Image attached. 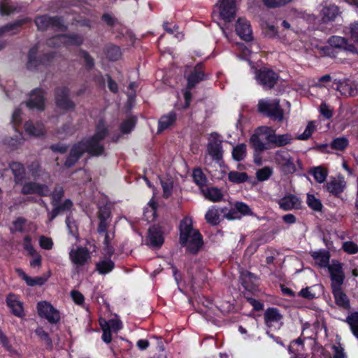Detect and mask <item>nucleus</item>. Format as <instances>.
Here are the masks:
<instances>
[{
  "instance_id": "nucleus-48",
  "label": "nucleus",
  "mask_w": 358,
  "mask_h": 358,
  "mask_svg": "<svg viewBox=\"0 0 358 358\" xmlns=\"http://www.w3.org/2000/svg\"><path fill=\"white\" fill-rule=\"evenodd\" d=\"M348 145V140L345 137L336 138L331 143V147L338 150H343Z\"/></svg>"
},
{
  "instance_id": "nucleus-20",
  "label": "nucleus",
  "mask_w": 358,
  "mask_h": 358,
  "mask_svg": "<svg viewBox=\"0 0 358 358\" xmlns=\"http://www.w3.org/2000/svg\"><path fill=\"white\" fill-rule=\"evenodd\" d=\"M337 89L345 96H354L357 94L356 86L349 79H345L339 82Z\"/></svg>"
},
{
  "instance_id": "nucleus-33",
  "label": "nucleus",
  "mask_w": 358,
  "mask_h": 358,
  "mask_svg": "<svg viewBox=\"0 0 358 358\" xmlns=\"http://www.w3.org/2000/svg\"><path fill=\"white\" fill-rule=\"evenodd\" d=\"M202 192L207 199L214 202L220 201L222 197L221 191L216 187H209L203 189Z\"/></svg>"
},
{
  "instance_id": "nucleus-21",
  "label": "nucleus",
  "mask_w": 358,
  "mask_h": 358,
  "mask_svg": "<svg viewBox=\"0 0 358 358\" xmlns=\"http://www.w3.org/2000/svg\"><path fill=\"white\" fill-rule=\"evenodd\" d=\"M24 130L26 133L32 136L38 137L45 133L43 125L40 122H27L24 124Z\"/></svg>"
},
{
  "instance_id": "nucleus-32",
  "label": "nucleus",
  "mask_w": 358,
  "mask_h": 358,
  "mask_svg": "<svg viewBox=\"0 0 358 358\" xmlns=\"http://www.w3.org/2000/svg\"><path fill=\"white\" fill-rule=\"evenodd\" d=\"M14 175L15 180L17 183L22 182L24 178V169L23 166L18 162H13L10 166Z\"/></svg>"
},
{
  "instance_id": "nucleus-46",
  "label": "nucleus",
  "mask_w": 358,
  "mask_h": 358,
  "mask_svg": "<svg viewBox=\"0 0 358 358\" xmlns=\"http://www.w3.org/2000/svg\"><path fill=\"white\" fill-rule=\"evenodd\" d=\"M136 120L134 117H129L124 120L120 125V131L122 134H129L135 126Z\"/></svg>"
},
{
  "instance_id": "nucleus-59",
  "label": "nucleus",
  "mask_w": 358,
  "mask_h": 358,
  "mask_svg": "<svg viewBox=\"0 0 358 358\" xmlns=\"http://www.w3.org/2000/svg\"><path fill=\"white\" fill-rule=\"evenodd\" d=\"M315 127L313 122H309L304 131L298 136L300 140H306L310 137Z\"/></svg>"
},
{
  "instance_id": "nucleus-1",
  "label": "nucleus",
  "mask_w": 358,
  "mask_h": 358,
  "mask_svg": "<svg viewBox=\"0 0 358 358\" xmlns=\"http://www.w3.org/2000/svg\"><path fill=\"white\" fill-rule=\"evenodd\" d=\"M108 134V131L105 123L102 121L97 124L94 135L90 138L82 141L75 144L71 150L65 166L70 167L73 166L80 158L83 153L87 152L92 156H99L103 153V146L101 141Z\"/></svg>"
},
{
  "instance_id": "nucleus-43",
  "label": "nucleus",
  "mask_w": 358,
  "mask_h": 358,
  "mask_svg": "<svg viewBox=\"0 0 358 358\" xmlns=\"http://www.w3.org/2000/svg\"><path fill=\"white\" fill-rule=\"evenodd\" d=\"M281 318L282 315H264L265 322L269 327H274L275 328H278Z\"/></svg>"
},
{
  "instance_id": "nucleus-58",
  "label": "nucleus",
  "mask_w": 358,
  "mask_h": 358,
  "mask_svg": "<svg viewBox=\"0 0 358 358\" xmlns=\"http://www.w3.org/2000/svg\"><path fill=\"white\" fill-rule=\"evenodd\" d=\"M293 0H263L264 3L268 8H277L284 6Z\"/></svg>"
},
{
  "instance_id": "nucleus-27",
  "label": "nucleus",
  "mask_w": 358,
  "mask_h": 358,
  "mask_svg": "<svg viewBox=\"0 0 358 358\" xmlns=\"http://www.w3.org/2000/svg\"><path fill=\"white\" fill-rule=\"evenodd\" d=\"M144 217L148 222H152L157 217V203L154 199H151L144 209Z\"/></svg>"
},
{
  "instance_id": "nucleus-61",
  "label": "nucleus",
  "mask_w": 358,
  "mask_h": 358,
  "mask_svg": "<svg viewBox=\"0 0 358 358\" xmlns=\"http://www.w3.org/2000/svg\"><path fill=\"white\" fill-rule=\"evenodd\" d=\"M64 190L60 186H57L52 193V204L57 203L63 196Z\"/></svg>"
},
{
  "instance_id": "nucleus-28",
  "label": "nucleus",
  "mask_w": 358,
  "mask_h": 358,
  "mask_svg": "<svg viewBox=\"0 0 358 358\" xmlns=\"http://www.w3.org/2000/svg\"><path fill=\"white\" fill-rule=\"evenodd\" d=\"M329 43L331 46H332L334 48H342V49L350 50V51H352L354 48L353 46L348 45L347 43V41L341 36H331L329 39Z\"/></svg>"
},
{
  "instance_id": "nucleus-24",
  "label": "nucleus",
  "mask_w": 358,
  "mask_h": 358,
  "mask_svg": "<svg viewBox=\"0 0 358 358\" xmlns=\"http://www.w3.org/2000/svg\"><path fill=\"white\" fill-rule=\"evenodd\" d=\"M29 21L30 20L29 18H24L18 20L13 23H10L0 27V36L5 33H10L11 34H14L18 31L20 26Z\"/></svg>"
},
{
  "instance_id": "nucleus-47",
  "label": "nucleus",
  "mask_w": 358,
  "mask_h": 358,
  "mask_svg": "<svg viewBox=\"0 0 358 358\" xmlns=\"http://www.w3.org/2000/svg\"><path fill=\"white\" fill-rule=\"evenodd\" d=\"M335 301L338 306L344 308H348L350 306L349 300L345 294L342 292L341 287L338 288L337 299L335 298Z\"/></svg>"
},
{
  "instance_id": "nucleus-45",
  "label": "nucleus",
  "mask_w": 358,
  "mask_h": 358,
  "mask_svg": "<svg viewBox=\"0 0 358 358\" xmlns=\"http://www.w3.org/2000/svg\"><path fill=\"white\" fill-rule=\"evenodd\" d=\"M347 322L352 334L358 338V315H349L347 317Z\"/></svg>"
},
{
  "instance_id": "nucleus-39",
  "label": "nucleus",
  "mask_w": 358,
  "mask_h": 358,
  "mask_svg": "<svg viewBox=\"0 0 358 358\" xmlns=\"http://www.w3.org/2000/svg\"><path fill=\"white\" fill-rule=\"evenodd\" d=\"M264 138L256 134H252L250 137V143L256 151H263L268 148L267 145L263 142Z\"/></svg>"
},
{
  "instance_id": "nucleus-4",
  "label": "nucleus",
  "mask_w": 358,
  "mask_h": 358,
  "mask_svg": "<svg viewBox=\"0 0 358 358\" xmlns=\"http://www.w3.org/2000/svg\"><path fill=\"white\" fill-rule=\"evenodd\" d=\"M328 268L330 273L332 292L334 298L337 299L338 288L341 287L345 280L342 264L338 262H332V263L328 266Z\"/></svg>"
},
{
  "instance_id": "nucleus-54",
  "label": "nucleus",
  "mask_w": 358,
  "mask_h": 358,
  "mask_svg": "<svg viewBox=\"0 0 358 358\" xmlns=\"http://www.w3.org/2000/svg\"><path fill=\"white\" fill-rule=\"evenodd\" d=\"M193 178L194 182L199 186L206 185V178L201 169H196L193 172Z\"/></svg>"
},
{
  "instance_id": "nucleus-41",
  "label": "nucleus",
  "mask_w": 358,
  "mask_h": 358,
  "mask_svg": "<svg viewBox=\"0 0 358 358\" xmlns=\"http://www.w3.org/2000/svg\"><path fill=\"white\" fill-rule=\"evenodd\" d=\"M229 180L234 183H241L248 180V176L245 173L231 171L228 175Z\"/></svg>"
},
{
  "instance_id": "nucleus-19",
  "label": "nucleus",
  "mask_w": 358,
  "mask_h": 358,
  "mask_svg": "<svg viewBox=\"0 0 358 358\" xmlns=\"http://www.w3.org/2000/svg\"><path fill=\"white\" fill-rule=\"evenodd\" d=\"M280 208L285 210H291L299 208L301 206L300 200L294 195H287L278 201Z\"/></svg>"
},
{
  "instance_id": "nucleus-53",
  "label": "nucleus",
  "mask_w": 358,
  "mask_h": 358,
  "mask_svg": "<svg viewBox=\"0 0 358 358\" xmlns=\"http://www.w3.org/2000/svg\"><path fill=\"white\" fill-rule=\"evenodd\" d=\"M37 48L30 50L28 55V68L32 69L38 66L39 62L36 59Z\"/></svg>"
},
{
  "instance_id": "nucleus-6",
  "label": "nucleus",
  "mask_w": 358,
  "mask_h": 358,
  "mask_svg": "<svg viewBox=\"0 0 358 358\" xmlns=\"http://www.w3.org/2000/svg\"><path fill=\"white\" fill-rule=\"evenodd\" d=\"M83 38L78 35L59 34L48 40V45L50 47H59L62 44L66 46L80 45Z\"/></svg>"
},
{
  "instance_id": "nucleus-22",
  "label": "nucleus",
  "mask_w": 358,
  "mask_h": 358,
  "mask_svg": "<svg viewBox=\"0 0 358 358\" xmlns=\"http://www.w3.org/2000/svg\"><path fill=\"white\" fill-rule=\"evenodd\" d=\"M346 183L343 178L332 179L327 183V189L329 192L338 195L343 192Z\"/></svg>"
},
{
  "instance_id": "nucleus-30",
  "label": "nucleus",
  "mask_w": 358,
  "mask_h": 358,
  "mask_svg": "<svg viewBox=\"0 0 358 358\" xmlns=\"http://www.w3.org/2000/svg\"><path fill=\"white\" fill-rule=\"evenodd\" d=\"M96 268L100 274L105 275L114 268V263L109 259H103L96 263Z\"/></svg>"
},
{
  "instance_id": "nucleus-62",
  "label": "nucleus",
  "mask_w": 358,
  "mask_h": 358,
  "mask_svg": "<svg viewBox=\"0 0 358 358\" xmlns=\"http://www.w3.org/2000/svg\"><path fill=\"white\" fill-rule=\"evenodd\" d=\"M349 32L352 39L358 42V21L355 22L350 25Z\"/></svg>"
},
{
  "instance_id": "nucleus-57",
  "label": "nucleus",
  "mask_w": 358,
  "mask_h": 358,
  "mask_svg": "<svg viewBox=\"0 0 358 358\" xmlns=\"http://www.w3.org/2000/svg\"><path fill=\"white\" fill-rule=\"evenodd\" d=\"M343 248L348 254L354 255L358 252V245L352 241H345L343 243Z\"/></svg>"
},
{
  "instance_id": "nucleus-29",
  "label": "nucleus",
  "mask_w": 358,
  "mask_h": 358,
  "mask_svg": "<svg viewBox=\"0 0 358 358\" xmlns=\"http://www.w3.org/2000/svg\"><path fill=\"white\" fill-rule=\"evenodd\" d=\"M315 264L320 267H326L329 265V255L327 252L317 251L312 253Z\"/></svg>"
},
{
  "instance_id": "nucleus-3",
  "label": "nucleus",
  "mask_w": 358,
  "mask_h": 358,
  "mask_svg": "<svg viewBox=\"0 0 358 358\" xmlns=\"http://www.w3.org/2000/svg\"><path fill=\"white\" fill-rule=\"evenodd\" d=\"M259 110L275 120L282 121L284 117L283 110L279 106V101L261 99L258 103Z\"/></svg>"
},
{
  "instance_id": "nucleus-63",
  "label": "nucleus",
  "mask_w": 358,
  "mask_h": 358,
  "mask_svg": "<svg viewBox=\"0 0 358 358\" xmlns=\"http://www.w3.org/2000/svg\"><path fill=\"white\" fill-rule=\"evenodd\" d=\"M30 256L32 257L30 260V266L34 268H40L41 266V256L37 252H34Z\"/></svg>"
},
{
  "instance_id": "nucleus-51",
  "label": "nucleus",
  "mask_w": 358,
  "mask_h": 358,
  "mask_svg": "<svg viewBox=\"0 0 358 358\" xmlns=\"http://www.w3.org/2000/svg\"><path fill=\"white\" fill-rule=\"evenodd\" d=\"M38 313H55L53 306L47 301H41L37 305Z\"/></svg>"
},
{
  "instance_id": "nucleus-18",
  "label": "nucleus",
  "mask_w": 358,
  "mask_h": 358,
  "mask_svg": "<svg viewBox=\"0 0 358 358\" xmlns=\"http://www.w3.org/2000/svg\"><path fill=\"white\" fill-rule=\"evenodd\" d=\"M148 244L152 247H160L164 243V237L159 227L153 226L149 229L147 238Z\"/></svg>"
},
{
  "instance_id": "nucleus-8",
  "label": "nucleus",
  "mask_w": 358,
  "mask_h": 358,
  "mask_svg": "<svg viewBox=\"0 0 358 358\" xmlns=\"http://www.w3.org/2000/svg\"><path fill=\"white\" fill-rule=\"evenodd\" d=\"M255 78L264 89H271L274 87L278 76L273 71L264 68L255 71Z\"/></svg>"
},
{
  "instance_id": "nucleus-7",
  "label": "nucleus",
  "mask_w": 358,
  "mask_h": 358,
  "mask_svg": "<svg viewBox=\"0 0 358 358\" xmlns=\"http://www.w3.org/2000/svg\"><path fill=\"white\" fill-rule=\"evenodd\" d=\"M220 16L226 22H231L236 12L235 0H220L216 4Z\"/></svg>"
},
{
  "instance_id": "nucleus-31",
  "label": "nucleus",
  "mask_w": 358,
  "mask_h": 358,
  "mask_svg": "<svg viewBox=\"0 0 358 358\" xmlns=\"http://www.w3.org/2000/svg\"><path fill=\"white\" fill-rule=\"evenodd\" d=\"M6 302L13 313H21L23 311L22 304L16 296L13 294L8 295Z\"/></svg>"
},
{
  "instance_id": "nucleus-64",
  "label": "nucleus",
  "mask_w": 358,
  "mask_h": 358,
  "mask_svg": "<svg viewBox=\"0 0 358 358\" xmlns=\"http://www.w3.org/2000/svg\"><path fill=\"white\" fill-rule=\"evenodd\" d=\"M333 358H345V353L343 352V348L341 346L340 344L338 345H333Z\"/></svg>"
},
{
  "instance_id": "nucleus-11",
  "label": "nucleus",
  "mask_w": 358,
  "mask_h": 358,
  "mask_svg": "<svg viewBox=\"0 0 358 358\" xmlns=\"http://www.w3.org/2000/svg\"><path fill=\"white\" fill-rule=\"evenodd\" d=\"M69 92L65 87H58L55 90V102L57 106L62 110H71L74 108V103L69 99Z\"/></svg>"
},
{
  "instance_id": "nucleus-16",
  "label": "nucleus",
  "mask_w": 358,
  "mask_h": 358,
  "mask_svg": "<svg viewBox=\"0 0 358 358\" xmlns=\"http://www.w3.org/2000/svg\"><path fill=\"white\" fill-rule=\"evenodd\" d=\"M35 23L38 29H45L50 25L62 29L64 27L58 17H50L48 15H43L36 18Z\"/></svg>"
},
{
  "instance_id": "nucleus-38",
  "label": "nucleus",
  "mask_w": 358,
  "mask_h": 358,
  "mask_svg": "<svg viewBox=\"0 0 358 358\" xmlns=\"http://www.w3.org/2000/svg\"><path fill=\"white\" fill-rule=\"evenodd\" d=\"M206 221L213 224L216 225L220 222V213L218 209L215 207L210 208L205 215Z\"/></svg>"
},
{
  "instance_id": "nucleus-49",
  "label": "nucleus",
  "mask_w": 358,
  "mask_h": 358,
  "mask_svg": "<svg viewBox=\"0 0 358 358\" xmlns=\"http://www.w3.org/2000/svg\"><path fill=\"white\" fill-rule=\"evenodd\" d=\"M272 173L273 169L268 166H265L256 172V177L258 180L264 181L268 179Z\"/></svg>"
},
{
  "instance_id": "nucleus-52",
  "label": "nucleus",
  "mask_w": 358,
  "mask_h": 358,
  "mask_svg": "<svg viewBox=\"0 0 358 358\" xmlns=\"http://www.w3.org/2000/svg\"><path fill=\"white\" fill-rule=\"evenodd\" d=\"M307 204L314 210H320L322 207L321 201L312 194L307 195Z\"/></svg>"
},
{
  "instance_id": "nucleus-36",
  "label": "nucleus",
  "mask_w": 358,
  "mask_h": 358,
  "mask_svg": "<svg viewBox=\"0 0 358 358\" xmlns=\"http://www.w3.org/2000/svg\"><path fill=\"white\" fill-rule=\"evenodd\" d=\"M162 187L163 188V195L167 198L172 194L173 187V179L167 176L160 179Z\"/></svg>"
},
{
  "instance_id": "nucleus-12",
  "label": "nucleus",
  "mask_w": 358,
  "mask_h": 358,
  "mask_svg": "<svg viewBox=\"0 0 358 358\" xmlns=\"http://www.w3.org/2000/svg\"><path fill=\"white\" fill-rule=\"evenodd\" d=\"M208 154L215 161H220L222 158V141L217 134H211L207 148Z\"/></svg>"
},
{
  "instance_id": "nucleus-40",
  "label": "nucleus",
  "mask_w": 358,
  "mask_h": 358,
  "mask_svg": "<svg viewBox=\"0 0 358 358\" xmlns=\"http://www.w3.org/2000/svg\"><path fill=\"white\" fill-rule=\"evenodd\" d=\"M246 156V145L239 144L235 146L232 150V157L236 161H241Z\"/></svg>"
},
{
  "instance_id": "nucleus-10",
  "label": "nucleus",
  "mask_w": 358,
  "mask_h": 358,
  "mask_svg": "<svg viewBox=\"0 0 358 358\" xmlns=\"http://www.w3.org/2000/svg\"><path fill=\"white\" fill-rule=\"evenodd\" d=\"M274 160L278 164L282 167L284 171L293 173L296 171L294 159L286 151H277L274 155Z\"/></svg>"
},
{
  "instance_id": "nucleus-23",
  "label": "nucleus",
  "mask_w": 358,
  "mask_h": 358,
  "mask_svg": "<svg viewBox=\"0 0 358 358\" xmlns=\"http://www.w3.org/2000/svg\"><path fill=\"white\" fill-rule=\"evenodd\" d=\"M176 120V114L174 112H170L162 115L159 120L158 132L171 127Z\"/></svg>"
},
{
  "instance_id": "nucleus-5",
  "label": "nucleus",
  "mask_w": 358,
  "mask_h": 358,
  "mask_svg": "<svg viewBox=\"0 0 358 358\" xmlns=\"http://www.w3.org/2000/svg\"><path fill=\"white\" fill-rule=\"evenodd\" d=\"M91 259L90 251L87 248L76 246L69 252V259L77 267L85 265Z\"/></svg>"
},
{
  "instance_id": "nucleus-55",
  "label": "nucleus",
  "mask_w": 358,
  "mask_h": 358,
  "mask_svg": "<svg viewBox=\"0 0 358 358\" xmlns=\"http://www.w3.org/2000/svg\"><path fill=\"white\" fill-rule=\"evenodd\" d=\"M36 334L39 338L43 341L48 346H52V340L50 338L48 333H46L41 327H38L36 329Z\"/></svg>"
},
{
  "instance_id": "nucleus-25",
  "label": "nucleus",
  "mask_w": 358,
  "mask_h": 358,
  "mask_svg": "<svg viewBox=\"0 0 358 358\" xmlns=\"http://www.w3.org/2000/svg\"><path fill=\"white\" fill-rule=\"evenodd\" d=\"M203 79V73L201 69V65L195 66L193 72L187 78V87L188 88H192L199 81Z\"/></svg>"
},
{
  "instance_id": "nucleus-2",
  "label": "nucleus",
  "mask_w": 358,
  "mask_h": 358,
  "mask_svg": "<svg viewBox=\"0 0 358 358\" xmlns=\"http://www.w3.org/2000/svg\"><path fill=\"white\" fill-rule=\"evenodd\" d=\"M180 244L186 248L187 252L196 254L203 245L201 234L192 226V220L190 217H184L179 226Z\"/></svg>"
},
{
  "instance_id": "nucleus-35",
  "label": "nucleus",
  "mask_w": 358,
  "mask_h": 358,
  "mask_svg": "<svg viewBox=\"0 0 358 358\" xmlns=\"http://www.w3.org/2000/svg\"><path fill=\"white\" fill-rule=\"evenodd\" d=\"M99 219H100V224L99 227V232H104L106 227H107V219L110 217V210L109 208L106 206L100 208L99 209Z\"/></svg>"
},
{
  "instance_id": "nucleus-34",
  "label": "nucleus",
  "mask_w": 358,
  "mask_h": 358,
  "mask_svg": "<svg viewBox=\"0 0 358 358\" xmlns=\"http://www.w3.org/2000/svg\"><path fill=\"white\" fill-rule=\"evenodd\" d=\"M103 323H105L108 327V329L113 331L117 332L118 330L121 329L122 327L121 321L117 318L115 317L113 319L106 320L102 317L99 318V324L100 326H103Z\"/></svg>"
},
{
  "instance_id": "nucleus-17",
  "label": "nucleus",
  "mask_w": 358,
  "mask_h": 358,
  "mask_svg": "<svg viewBox=\"0 0 358 358\" xmlns=\"http://www.w3.org/2000/svg\"><path fill=\"white\" fill-rule=\"evenodd\" d=\"M242 285L245 290L253 292L257 289V278L248 271H243L241 273Z\"/></svg>"
},
{
  "instance_id": "nucleus-37",
  "label": "nucleus",
  "mask_w": 358,
  "mask_h": 358,
  "mask_svg": "<svg viewBox=\"0 0 358 358\" xmlns=\"http://www.w3.org/2000/svg\"><path fill=\"white\" fill-rule=\"evenodd\" d=\"M275 132L271 127L267 126H262L258 127L255 134H258L262 138L267 140L269 143H271L272 138L273 137L274 133Z\"/></svg>"
},
{
  "instance_id": "nucleus-9",
  "label": "nucleus",
  "mask_w": 358,
  "mask_h": 358,
  "mask_svg": "<svg viewBox=\"0 0 358 358\" xmlns=\"http://www.w3.org/2000/svg\"><path fill=\"white\" fill-rule=\"evenodd\" d=\"M26 105L31 110H43L45 107V92L41 89L31 91Z\"/></svg>"
},
{
  "instance_id": "nucleus-56",
  "label": "nucleus",
  "mask_w": 358,
  "mask_h": 358,
  "mask_svg": "<svg viewBox=\"0 0 358 358\" xmlns=\"http://www.w3.org/2000/svg\"><path fill=\"white\" fill-rule=\"evenodd\" d=\"M24 143V138L21 133L17 134L15 138H10L6 141V143L13 148H17Z\"/></svg>"
},
{
  "instance_id": "nucleus-50",
  "label": "nucleus",
  "mask_w": 358,
  "mask_h": 358,
  "mask_svg": "<svg viewBox=\"0 0 358 358\" xmlns=\"http://www.w3.org/2000/svg\"><path fill=\"white\" fill-rule=\"evenodd\" d=\"M317 287L319 286L315 285L313 287L302 289L299 292V296L308 300L313 299L316 297V293L315 292L314 289L317 288Z\"/></svg>"
},
{
  "instance_id": "nucleus-44",
  "label": "nucleus",
  "mask_w": 358,
  "mask_h": 358,
  "mask_svg": "<svg viewBox=\"0 0 358 358\" xmlns=\"http://www.w3.org/2000/svg\"><path fill=\"white\" fill-rule=\"evenodd\" d=\"M106 55L109 59L115 61L121 57L122 53L117 46L110 45L106 49Z\"/></svg>"
},
{
  "instance_id": "nucleus-26",
  "label": "nucleus",
  "mask_w": 358,
  "mask_h": 358,
  "mask_svg": "<svg viewBox=\"0 0 358 358\" xmlns=\"http://www.w3.org/2000/svg\"><path fill=\"white\" fill-rule=\"evenodd\" d=\"M293 140L294 137L290 134H275V132L271 140V143L275 144V145L278 147H282L290 144Z\"/></svg>"
},
{
  "instance_id": "nucleus-14",
  "label": "nucleus",
  "mask_w": 358,
  "mask_h": 358,
  "mask_svg": "<svg viewBox=\"0 0 358 358\" xmlns=\"http://www.w3.org/2000/svg\"><path fill=\"white\" fill-rule=\"evenodd\" d=\"M339 8L334 4H328L322 6L320 10L321 20L324 23L334 21L341 15Z\"/></svg>"
},
{
  "instance_id": "nucleus-13",
  "label": "nucleus",
  "mask_w": 358,
  "mask_h": 358,
  "mask_svg": "<svg viewBox=\"0 0 358 358\" xmlns=\"http://www.w3.org/2000/svg\"><path fill=\"white\" fill-rule=\"evenodd\" d=\"M22 193L24 194H37L40 196H45L50 194V190L45 185L29 182L23 185Z\"/></svg>"
},
{
  "instance_id": "nucleus-60",
  "label": "nucleus",
  "mask_w": 358,
  "mask_h": 358,
  "mask_svg": "<svg viewBox=\"0 0 358 358\" xmlns=\"http://www.w3.org/2000/svg\"><path fill=\"white\" fill-rule=\"evenodd\" d=\"M39 245L45 250H50L52 248L53 242L50 238L42 236L39 238Z\"/></svg>"
},
{
  "instance_id": "nucleus-15",
  "label": "nucleus",
  "mask_w": 358,
  "mask_h": 358,
  "mask_svg": "<svg viewBox=\"0 0 358 358\" xmlns=\"http://www.w3.org/2000/svg\"><path fill=\"white\" fill-rule=\"evenodd\" d=\"M236 31L242 39L246 41H250L252 39V31L250 24L244 18H239L237 20Z\"/></svg>"
},
{
  "instance_id": "nucleus-42",
  "label": "nucleus",
  "mask_w": 358,
  "mask_h": 358,
  "mask_svg": "<svg viewBox=\"0 0 358 358\" xmlns=\"http://www.w3.org/2000/svg\"><path fill=\"white\" fill-rule=\"evenodd\" d=\"M312 174L317 182L322 183L327 178V171L322 167L318 166L313 169Z\"/></svg>"
}]
</instances>
